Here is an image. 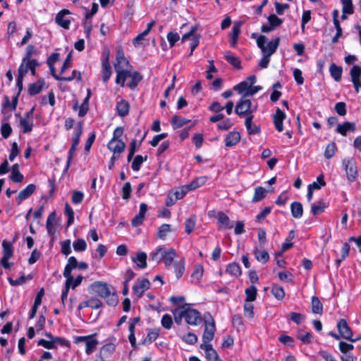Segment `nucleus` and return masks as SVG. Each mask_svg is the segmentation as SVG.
<instances>
[{
	"mask_svg": "<svg viewBox=\"0 0 361 361\" xmlns=\"http://www.w3.org/2000/svg\"><path fill=\"white\" fill-rule=\"evenodd\" d=\"M176 255V251L173 248L166 250L165 248L160 247L152 254L151 259L157 262L163 260L166 267L169 269L176 261L174 258Z\"/></svg>",
	"mask_w": 361,
	"mask_h": 361,
	"instance_id": "1",
	"label": "nucleus"
},
{
	"mask_svg": "<svg viewBox=\"0 0 361 361\" xmlns=\"http://www.w3.org/2000/svg\"><path fill=\"white\" fill-rule=\"evenodd\" d=\"M279 43L280 37H276L270 42H267V37L264 35H259L257 40V44L262 54L268 56H271L276 52Z\"/></svg>",
	"mask_w": 361,
	"mask_h": 361,
	"instance_id": "2",
	"label": "nucleus"
},
{
	"mask_svg": "<svg viewBox=\"0 0 361 361\" xmlns=\"http://www.w3.org/2000/svg\"><path fill=\"white\" fill-rule=\"evenodd\" d=\"M257 109V105H252V102L249 99L242 97L237 103L235 112L237 115L242 117L244 116L252 115Z\"/></svg>",
	"mask_w": 361,
	"mask_h": 361,
	"instance_id": "3",
	"label": "nucleus"
},
{
	"mask_svg": "<svg viewBox=\"0 0 361 361\" xmlns=\"http://www.w3.org/2000/svg\"><path fill=\"white\" fill-rule=\"evenodd\" d=\"M180 307L187 324L196 326L202 322V317L200 312L192 308L190 304H185Z\"/></svg>",
	"mask_w": 361,
	"mask_h": 361,
	"instance_id": "4",
	"label": "nucleus"
},
{
	"mask_svg": "<svg viewBox=\"0 0 361 361\" xmlns=\"http://www.w3.org/2000/svg\"><path fill=\"white\" fill-rule=\"evenodd\" d=\"M346 178L350 183L354 182L357 177V167L354 158H345L342 161Z\"/></svg>",
	"mask_w": 361,
	"mask_h": 361,
	"instance_id": "5",
	"label": "nucleus"
},
{
	"mask_svg": "<svg viewBox=\"0 0 361 361\" xmlns=\"http://www.w3.org/2000/svg\"><path fill=\"white\" fill-rule=\"evenodd\" d=\"M82 133V123L79 122L77 124V127L75 128L74 136L73 138V143H72L71 147L68 152V160H67V163H66V169H65L66 171H67L70 166L73 156L76 150L77 146L79 144L80 138Z\"/></svg>",
	"mask_w": 361,
	"mask_h": 361,
	"instance_id": "6",
	"label": "nucleus"
},
{
	"mask_svg": "<svg viewBox=\"0 0 361 361\" xmlns=\"http://www.w3.org/2000/svg\"><path fill=\"white\" fill-rule=\"evenodd\" d=\"M337 329L338 331V334L341 336V338H343L345 340L350 341L351 342H355L359 340L357 338H353V331L350 328L349 325L347 323V321L345 319H341L336 325Z\"/></svg>",
	"mask_w": 361,
	"mask_h": 361,
	"instance_id": "7",
	"label": "nucleus"
},
{
	"mask_svg": "<svg viewBox=\"0 0 361 361\" xmlns=\"http://www.w3.org/2000/svg\"><path fill=\"white\" fill-rule=\"evenodd\" d=\"M74 342L77 344L84 342L85 343V353L87 355H90L98 345V341L94 338V336H77L75 338Z\"/></svg>",
	"mask_w": 361,
	"mask_h": 361,
	"instance_id": "8",
	"label": "nucleus"
},
{
	"mask_svg": "<svg viewBox=\"0 0 361 361\" xmlns=\"http://www.w3.org/2000/svg\"><path fill=\"white\" fill-rule=\"evenodd\" d=\"M89 290L90 293H95L103 298H106L109 295L110 290L108 284L105 282H94L90 286Z\"/></svg>",
	"mask_w": 361,
	"mask_h": 361,
	"instance_id": "9",
	"label": "nucleus"
},
{
	"mask_svg": "<svg viewBox=\"0 0 361 361\" xmlns=\"http://www.w3.org/2000/svg\"><path fill=\"white\" fill-rule=\"evenodd\" d=\"M350 75L355 92L358 93L361 87V66L354 65L350 69Z\"/></svg>",
	"mask_w": 361,
	"mask_h": 361,
	"instance_id": "10",
	"label": "nucleus"
},
{
	"mask_svg": "<svg viewBox=\"0 0 361 361\" xmlns=\"http://www.w3.org/2000/svg\"><path fill=\"white\" fill-rule=\"evenodd\" d=\"M150 286V282L147 279H137L133 287V292L137 298H140Z\"/></svg>",
	"mask_w": 361,
	"mask_h": 361,
	"instance_id": "11",
	"label": "nucleus"
},
{
	"mask_svg": "<svg viewBox=\"0 0 361 361\" xmlns=\"http://www.w3.org/2000/svg\"><path fill=\"white\" fill-rule=\"evenodd\" d=\"M215 330V324L213 319H212L211 322H205L204 331L202 335V343H209L213 340Z\"/></svg>",
	"mask_w": 361,
	"mask_h": 361,
	"instance_id": "12",
	"label": "nucleus"
},
{
	"mask_svg": "<svg viewBox=\"0 0 361 361\" xmlns=\"http://www.w3.org/2000/svg\"><path fill=\"white\" fill-rule=\"evenodd\" d=\"M129 65V61L125 58L123 51L122 50H118L116 54V63H114V68L116 73H118L120 76V70L124 69Z\"/></svg>",
	"mask_w": 361,
	"mask_h": 361,
	"instance_id": "13",
	"label": "nucleus"
},
{
	"mask_svg": "<svg viewBox=\"0 0 361 361\" xmlns=\"http://www.w3.org/2000/svg\"><path fill=\"white\" fill-rule=\"evenodd\" d=\"M70 14L67 9H63L56 16V23L64 29H69L71 20L66 18V16Z\"/></svg>",
	"mask_w": 361,
	"mask_h": 361,
	"instance_id": "14",
	"label": "nucleus"
},
{
	"mask_svg": "<svg viewBox=\"0 0 361 361\" xmlns=\"http://www.w3.org/2000/svg\"><path fill=\"white\" fill-rule=\"evenodd\" d=\"M78 267V261L75 257H70L68 259V262L65 267L63 271V276L69 281H73V277L71 275V271L73 269L77 268Z\"/></svg>",
	"mask_w": 361,
	"mask_h": 361,
	"instance_id": "15",
	"label": "nucleus"
},
{
	"mask_svg": "<svg viewBox=\"0 0 361 361\" xmlns=\"http://www.w3.org/2000/svg\"><path fill=\"white\" fill-rule=\"evenodd\" d=\"M243 23V21L235 22V23L232 27V30L230 33V37H231L230 44H231V47H235L237 44L238 36L240 33V28H241Z\"/></svg>",
	"mask_w": 361,
	"mask_h": 361,
	"instance_id": "16",
	"label": "nucleus"
},
{
	"mask_svg": "<svg viewBox=\"0 0 361 361\" xmlns=\"http://www.w3.org/2000/svg\"><path fill=\"white\" fill-rule=\"evenodd\" d=\"M108 149L114 154L120 155L126 148V144L122 140H110L107 145Z\"/></svg>",
	"mask_w": 361,
	"mask_h": 361,
	"instance_id": "17",
	"label": "nucleus"
},
{
	"mask_svg": "<svg viewBox=\"0 0 361 361\" xmlns=\"http://www.w3.org/2000/svg\"><path fill=\"white\" fill-rule=\"evenodd\" d=\"M217 219L220 228L231 229L233 227V224L229 217L222 212L217 213Z\"/></svg>",
	"mask_w": 361,
	"mask_h": 361,
	"instance_id": "18",
	"label": "nucleus"
},
{
	"mask_svg": "<svg viewBox=\"0 0 361 361\" xmlns=\"http://www.w3.org/2000/svg\"><path fill=\"white\" fill-rule=\"evenodd\" d=\"M36 190V186L35 184H29L25 189L21 190L18 197L17 201L18 204H20L23 200L28 198Z\"/></svg>",
	"mask_w": 361,
	"mask_h": 361,
	"instance_id": "19",
	"label": "nucleus"
},
{
	"mask_svg": "<svg viewBox=\"0 0 361 361\" xmlns=\"http://www.w3.org/2000/svg\"><path fill=\"white\" fill-rule=\"evenodd\" d=\"M285 118H286V114L279 108H277V109L276 111V114L274 116V123L276 129L279 132H282L283 130V121Z\"/></svg>",
	"mask_w": 361,
	"mask_h": 361,
	"instance_id": "20",
	"label": "nucleus"
},
{
	"mask_svg": "<svg viewBox=\"0 0 361 361\" xmlns=\"http://www.w3.org/2000/svg\"><path fill=\"white\" fill-rule=\"evenodd\" d=\"M200 348L205 351L206 357L209 361H214L219 357L216 351L213 349L211 344L202 343Z\"/></svg>",
	"mask_w": 361,
	"mask_h": 361,
	"instance_id": "21",
	"label": "nucleus"
},
{
	"mask_svg": "<svg viewBox=\"0 0 361 361\" xmlns=\"http://www.w3.org/2000/svg\"><path fill=\"white\" fill-rule=\"evenodd\" d=\"M240 139L239 133L233 131L228 134L225 138V145L226 147H231L235 145Z\"/></svg>",
	"mask_w": 361,
	"mask_h": 361,
	"instance_id": "22",
	"label": "nucleus"
},
{
	"mask_svg": "<svg viewBox=\"0 0 361 361\" xmlns=\"http://www.w3.org/2000/svg\"><path fill=\"white\" fill-rule=\"evenodd\" d=\"M116 109L118 114L121 117H124L129 113L130 105L126 100L122 99L117 103Z\"/></svg>",
	"mask_w": 361,
	"mask_h": 361,
	"instance_id": "23",
	"label": "nucleus"
},
{
	"mask_svg": "<svg viewBox=\"0 0 361 361\" xmlns=\"http://www.w3.org/2000/svg\"><path fill=\"white\" fill-rule=\"evenodd\" d=\"M253 115L247 116L245 121L246 129L250 135L258 134L260 133V128L258 126H252Z\"/></svg>",
	"mask_w": 361,
	"mask_h": 361,
	"instance_id": "24",
	"label": "nucleus"
},
{
	"mask_svg": "<svg viewBox=\"0 0 361 361\" xmlns=\"http://www.w3.org/2000/svg\"><path fill=\"white\" fill-rule=\"evenodd\" d=\"M147 254L144 252H139L137 256L132 259V261L135 263L137 267L145 269L147 267Z\"/></svg>",
	"mask_w": 361,
	"mask_h": 361,
	"instance_id": "25",
	"label": "nucleus"
},
{
	"mask_svg": "<svg viewBox=\"0 0 361 361\" xmlns=\"http://www.w3.org/2000/svg\"><path fill=\"white\" fill-rule=\"evenodd\" d=\"M177 279H180L185 271V259L183 258L176 260L172 264Z\"/></svg>",
	"mask_w": 361,
	"mask_h": 361,
	"instance_id": "26",
	"label": "nucleus"
},
{
	"mask_svg": "<svg viewBox=\"0 0 361 361\" xmlns=\"http://www.w3.org/2000/svg\"><path fill=\"white\" fill-rule=\"evenodd\" d=\"M355 130V124L350 122H345L337 126L336 131L342 135H346L348 131L354 132Z\"/></svg>",
	"mask_w": 361,
	"mask_h": 361,
	"instance_id": "27",
	"label": "nucleus"
},
{
	"mask_svg": "<svg viewBox=\"0 0 361 361\" xmlns=\"http://www.w3.org/2000/svg\"><path fill=\"white\" fill-rule=\"evenodd\" d=\"M290 210L292 216L294 218L300 219L303 214L302 205L299 202H294L290 205Z\"/></svg>",
	"mask_w": 361,
	"mask_h": 361,
	"instance_id": "28",
	"label": "nucleus"
},
{
	"mask_svg": "<svg viewBox=\"0 0 361 361\" xmlns=\"http://www.w3.org/2000/svg\"><path fill=\"white\" fill-rule=\"evenodd\" d=\"M63 341H64V340L61 338H59V337H56V338H53V340H51V341H47V340H44V339H40L38 341V345H42L44 348H47V349H52V348H55V343L56 342H59L60 343H63Z\"/></svg>",
	"mask_w": 361,
	"mask_h": 361,
	"instance_id": "29",
	"label": "nucleus"
},
{
	"mask_svg": "<svg viewBox=\"0 0 361 361\" xmlns=\"http://www.w3.org/2000/svg\"><path fill=\"white\" fill-rule=\"evenodd\" d=\"M253 254L256 259L261 263L264 264L269 259V253L265 250H260L257 247L253 250Z\"/></svg>",
	"mask_w": 361,
	"mask_h": 361,
	"instance_id": "30",
	"label": "nucleus"
},
{
	"mask_svg": "<svg viewBox=\"0 0 361 361\" xmlns=\"http://www.w3.org/2000/svg\"><path fill=\"white\" fill-rule=\"evenodd\" d=\"M10 178L14 183H20L23 181V176L19 171V165L18 164L13 165Z\"/></svg>",
	"mask_w": 361,
	"mask_h": 361,
	"instance_id": "31",
	"label": "nucleus"
},
{
	"mask_svg": "<svg viewBox=\"0 0 361 361\" xmlns=\"http://www.w3.org/2000/svg\"><path fill=\"white\" fill-rule=\"evenodd\" d=\"M20 125L23 127V132L28 133L32 131L33 127V118H28L26 117L20 118Z\"/></svg>",
	"mask_w": 361,
	"mask_h": 361,
	"instance_id": "32",
	"label": "nucleus"
},
{
	"mask_svg": "<svg viewBox=\"0 0 361 361\" xmlns=\"http://www.w3.org/2000/svg\"><path fill=\"white\" fill-rule=\"evenodd\" d=\"M329 71L331 77L336 82H339L341 79L343 69L341 66H336L335 63H332L329 67Z\"/></svg>",
	"mask_w": 361,
	"mask_h": 361,
	"instance_id": "33",
	"label": "nucleus"
},
{
	"mask_svg": "<svg viewBox=\"0 0 361 361\" xmlns=\"http://www.w3.org/2000/svg\"><path fill=\"white\" fill-rule=\"evenodd\" d=\"M44 79H40L37 82L31 84L28 90L29 94L30 95H35L39 93L44 85Z\"/></svg>",
	"mask_w": 361,
	"mask_h": 361,
	"instance_id": "34",
	"label": "nucleus"
},
{
	"mask_svg": "<svg viewBox=\"0 0 361 361\" xmlns=\"http://www.w3.org/2000/svg\"><path fill=\"white\" fill-rule=\"evenodd\" d=\"M268 191L262 187H257L255 189L254 195L252 200V202H257L264 199Z\"/></svg>",
	"mask_w": 361,
	"mask_h": 361,
	"instance_id": "35",
	"label": "nucleus"
},
{
	"mask_svg": "<svg viewBox=\"0 0 361 361\" xmlns=\"http://www.w3.org/2000/svg\"><path fill=\"white\" fill-rule=\"evenodd\" d=\"M175 231L176 229L172 228L170 224H162L158 229V237L160 239L164 240L169 233Z\"/></svg>",
	"mask_w": 361,
	"mask_h": 361,
	"instance_id": "36",
	"label": "nucleus"
},
{
	"mask_svg": "<svg viewBox=\"0 0 361 361\" xmlns=\"http://www.w3.org/2000/svg\"><path fill=\"white\" fill-rule=\"evenodd\" d=\"M250 86L247 81H243L233 87V90H236L239 94H243L242 97H247L248 95L245 94L249 91Z\"/></svg>",
	"mask_w": 361,
	"mask_h": 361,
	"instance_id": "37",
	"label": "nucleus"
},
{
	"mask_svg": "<svg viewBox=\"0 0 361 361\" xmlns=\"http://www.w3.org/2000/svg\"><path fill=\"white\" fill-rule=\"evenodd\" d=\"M312 311L314 314H321L323 312V305L317 296H313L311 300Z\"/></svg>",
	"mask_w": 361,
	"mask_h": 361,
	"instance_id": "38",
	"label": "nucleus"
},
{
	"mask_svg": "<svg viewBox=\"0 0 361 361\" xmlns=\"http://www.w3.org/2000/svg\"><path fill=\"white\" fill-rule=\"evenodd\" d=\"M102 80L106 83L111 75V66L106 60L102 64Z\"/></svg>",
	"mask_w": 361,
	"mask_h": 361,
	"instance_id": "39",
	"label": "nucleus"
},
{
	"mask_svg": "<svg viewBox=\"0 0 361 361\" xmlns=\"http://www.w3.org/2000/svg\"><path fill=\"white\" fill-rule=\"evenodd\" d=\"M190 120L178 116L177 115H174L171 119V123L174 128H181L183 126L188 124Z\"/></svg>",
	"mask_w": 361,
	"mask_h": 361,
	"instance_id": "40",
	"label": "nucleus"
},
{
	"mask_svg": "<svg viewBox=\"0 0 361 361\" xmlns=\"http://www.w3.org/2000/svg\"><path fill=\"white\" fill-rule=\"evenodd\" d=\"M226 271L233 276H239L241 274V269L238 264L233 262L229 264Z\"/></svg>",
	"mask_w": 361,
	"mask_h": 361,
	"instance_id": "41",
	"label": "nucleus"
},
{
	"mask_svg": "<svg viewBox=\"0 0 361 361\" xmlns=\"http://www.w3.org/2000/svg\"><path fill=\"white\" fill-rule=\"evenodd\" d=\"M207 180V178L205 176L198 177L188 184V186L190 190H193L203 185Z\"/></svg>",
	"mask_w": 361,
	"mask_h": 361,
	"instance_id": "42",
	"label": "nucleus"
},
{
	"mask_svg": "<svg viewBox=\"0 0 361 361\" xmlns=\"http://www.w3.org/2000/svg\"><path fill=\"white\" fill-rule=\"evenodd\" d=\"M257 288L255 286H250L245 290L246 295L245 302H252L256 300L257 297Z\"/></svg>",
	"mask_w": 361,
	"mask_h": 361,
	"instance_id": "43",
	"label": "nucleus"
},
{
	"mask_svg": "<svg viewBox=\"0 0 361 361\" xmlns=\"http://www.w3.org/2000/svg\"><path fill=\"white\" fill-rule=\"evenodd\" d=\"M120 76L118 77V73L116 75V82L117 84H121L122 86L124 85L125 80L127 78H131L133 73L130 71H126L124 69L120 70Z\"/></svg>",
	"mask_w": 361,
	"mask_h": 361,
	"instance_id": "44",
	"label": "nucleus"
},
{
	"mask_svg": "<svg viewBox=\"0 0 361 361\" xmlns=\"http://www.w3.org/2000/svg\"><path fill=\"white\" fill-rule=\"evenodd\" d=\"M196 224V216H191L185 220V231L186 233L190 234L194 229Z\"/></svg>",
	"mask_w": 361,
	"mask_h": 361,
	"instance_id": "45",
	"label": "nucleus"
},
{
	"mask_svg": "<svg viewBox=\"0 0 361 361\" xmlns=\"http://www.w3.org/2000/svg\"><path fill=\"white\" fill-rule=\"evenodd\" d=\"M147 159V156L143 157L141 155H137L132 163V169L135 171H138L140 169V166L142 164L146 161Z\"/></svg>",
	"mask_w": 361,
	"mask_h": 361,
	"instance_id": "46",
	"label": "nucleus"
},
{
	"mask_svg": "<svg viewBox=\"0 0 361 361\" xmlns=\"http://www.w3.org/2000/svg\"><path fill=\"white\" fill-rule=\"evenodd\" d=\"M271 293L278 300H282L285 296V291L283 288L276 284L273 285L271 288Z\"/></svg>",
	"mask_w": 361,
	"mask_h": 361,
	"instance_id": "47",
	"label": "nucleus"
},
{
	"mask_svg": "<svg viewBox=\"0 0 361 361\" xmlns=\"http://www.w3.org/2000/svg\"><path fill=\"white\" fill-rule=\"evenodd\" d=\"M159 335V331L158 329H150L148 331L147 337L145 338L143 343L147 344L151 343L154 341H155Z\"/></svg>",
	"mask_w": 361,
	"mask_h": 361,
	"instance_id": "48",
	"label": "nucleus"
},
{
	"mask_svg": "<svg viewBox=\"0 0 361 361\" xmlns=\"http://www.w3.org/2000/svg\"><path fill=\"white\" fill-rule=\"evenodd\" d=\"M297 338L302 341L304 343L309 344L312 341V334L302 330L298 331Z\"/></svg>",
	"mask_w": 361,
	"mask_h": 361,
	"instance_id": "49",
	"label": "nucleus"
},
{
	"mask_svg": "<svg viewBox=\"0 0 361 361\" xmlns=\"http://www.w3.org/2000/svg\"><path fill=\"white\" fill-rule=\"evenodd\" d=\"M2 246L4 249L3 257L10 259L12 257L13 252L11 243L6 240H4L2 243Z\"/></svg>",
	"mask_w": 361,
	"mask_h": 361,
	"instance_id": "50",
	"label": "nucleus"
},
{
	"mask_svg": "<svg viewBox=\"0 0 361 361\" xmlns=\"http://www.w3.org/2000/svg\"><path fill=\"white\" fill-rule=\"evenodd\" d=\"M73 247L76 252H83L87 248V243L85 240L79 238L73 242Z\"/></svg>",
	"mask_w": 361,
	"mask_h": 361,
	"instance_id": "51",
	"label": "nucleus"
},
{
	"mask_svg": "<svg viewBox=\"0 0 361 361\" xmlns=\"http://www.w3.org/2000/svg\"><path fill=\"white\" fill-rule=\"evenodd\" d=\"M336 150V145L334 142H331V143L328 144L325 149L324 157L326 159L332 158L335 154Z\"/></svg>",
	"mask_w": 361,
	"mask_h": 361,
	"instance_id": "52",
	"label": "nucleus"
},
{
	"mask_svg": "<svg viewBox=\"0 0 361 361\" xmlns=\"http://www.w3.org/2000/svg\"><path fill=\"white\" fill-rule=\"evenodd\" d=\"M102 305V302L97 298H90L85 302V306L90 307L92 309H99Z\"/></svg>",
	"mask_w": 361,
	"mask_h": 361,
	"instance_id": "53",
	"label": "nucleus"
},
{
	"mask_svg": "<svg viewBox=\"0 0 361 361\" xmlns=\"http://www.w3.org/2000/svg\"><path fill=\"white\" fill-rule=\"evenodd\" d=\"M65 213L68 216L67 226H70L74 221V212L68 203L65 204Z\"/></svg>",
	"mask_w": 361,
	"mask_h": 361,
	"instance_id": "54",
	"label": "nucleus"
},
{
	"mask_svg": "<svg viewBox=\"0 0 361 361\" xmlns=\"http://www.w3.org/2000/svg\"><path fill=\"white\" fill-rule=\"evenodd\" d=\"M326 205L324 202H319L318 204H313L311 206V212L313 215L317 216L324 212Z\"/></svg>",
	"mask_w": 361,
	"mask_h": 361,
	"instance_id": "55",
	"label": "nucleus"
},
{
	"mask_svg": "<svg viewBox=\"0 0 361 361\" xmlns=\"http://www.w3.org/2000/svg\"><path fill=\"white\" fill-rule=\"evenodd\" d=\"M254 306L250 302H245L243 307L244 315L248 319H252L254 316Z\"/></svg>",
	"mask_w": 361,
	"mask_h": 361,
	"instance_id": "56",
	"label": "nucleus"
},
{
	"mask_svg": "<svg viewBox=\"0 0 361 361\" xmlns=\"http://www.w3.org/2000/svg\"><path fill=\"white\" fill-rule=\"evenodd\" d=\"M343 13L347 14H353L354 12L352 0H342Z\"/></svg>",
	"mask_w": 361,
	"mask_h": 361,
	"instance_id": "57",
	"label": "nucleus"
},
{
	"mask_svg": "<svg viewBox=\"0 0 361 361\" xmlns=\"http://www.w3.org/2000/svg\"><path fill=\"white\" fill-rule=\"evenodd\" d=\"M226 61L236 68H240V61L239 59L232 54H226Z\"/></svg>",
	"mask_w": 361,
	"mask_h": 361,
	"instance_id": "58",
	"label": "nucleus"
},
{
	"mask_svg": "<svg viewBox=\"0 0 361 361\" xmlns=\"http://www.w3.org/2000/svg\"><path fill=\"white\" fill-rule=\"evenodd\" d=\"M190 190L188 185H183L179 190H176L173 195L176 196V200L182 199Z\"/></svg>",
	"mask_w": 361,
	"mask_h": 361,
	"instance_id": "59",
	"label": "nucleus"
},
{
	"mask_svg": "<svg viewBox=\"0 0 361 361\" xmlns=\"http://www.w3.org/2000/svg\"><path fill=\"white\" fill-rule=\"evenodd\" d=\"M340 351L343 353H350L353 350L354 346L351 343H348L344 341H340L339 345Z\"/></svg>",
	"mask_w": 361,
	"mask_h": 361,
	"instance_id": "60",
	"label": "nucleus"
},
{
	"mask_svg": "<svg viewBox=\"0 0 361 361\" xmlns=\"http://www.w3.org/2000/svg\"><path fill=\"white\" fill-rule=\"evenodd\" d=\"M268 21L269 23V24L271 25V26L274 29L275 27H279L280 26L282 23H283V20L278 18L276 15L274 14H271L268 18Z\"/></svg>",
	"mask_w": 361,
	"mask_h": 361,
	"instance_id": "61",
	"label": "nucleus"
},
{
	"mask_svg": "<svg viewBox=\"0 0 361 361\" xmlns=\"http://www.w3.org/2000/svg\"><path fill=\"white\" fill-rule=\"evenodd\" d=\"M161 323L164 328H165L166 329H170L173 324V320L171 317L168 314H164L161 318Z\"/></svg>",
	"mask_w": 361,
	"mask_h": 361,
	"instance_id": "62",
	"label": "nucleus"
},
{
	"mask_svg": "<svg viewBox=\"0 0 361 361\" xmlns=\"http://www.w3.org/2000/svg\"><path fill=\"white\" fill-rule=\"evenodd\" d=\"M61 252L65 255L71 253V240L68 239L61 242Z\"/></svg>",
	"mask_w": 361,
	"mask_h": 361,
	"instance_id": "63",
	"label": "nucleus"
},
{
	"mask_svg": "<svg viewBox=\"0 0 361 361\" xmlns=\"http://www.w3.org/2000/svg\"><path fill=\"white\" fill-rule=\"evenodd\" d=\"M183 341L190 345H193L197 341V336L193 333H188L182 337Z\"/></svg>",
	"mask_w": 361,
	"mask_h": 361,
	"instance_id": "64",
	"label": "nucleus"
}]
</instances>
